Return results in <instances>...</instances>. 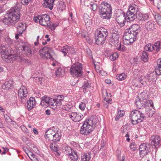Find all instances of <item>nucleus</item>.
<instances>
[{
    "label": "nucleus",
    "instance_id": "1",
    "mask_svg": "<svg viewBox=\"0 0 161 161\" xmlns=\"http://www.w3.org/2000/svg\"><path fill=\"white\" fill-rule=\"evenodd\" d=\"M98 120L95 116L88 117L84 122L80 130V133L85 135L89 134L93 130Z\"/></svg>",
    "mask_w": 161,
    "mask_h": 161
},
{
    "label": "nucleus",
    "instance_id": "2",
    "mask_svg": "<svg viewBox=\"0 0 161 161\" xmlns=\"http://www.w3.org/2000/svg\"><path fill=\"white\" fill-rule=\"evenodd\" d=\"M13 51L11 47H7L3 44L1 46L0 53L1 57L4 61L7 62L13 61L16 58L17 55L14 54Z\"/></svg>",
    "mask_w": 161,
    "mask_h": 161
},
{
    "label": "nucleus",
    "instance_id": "3",
    "mask_svg": "<svg viewBox=\"0 0 161 161\" xmlns=\"http://www.w3.org/2000/svg\"><path fill=\"white\" fill-rule=\"evenodd\" d=\"M99 13L101 17L103 19H108L111 17L112 7L109 3L103 2L99 7Z\"/></svg>",
    "mask_w": 161,
    "mask_h": 161
},
{
    "label": "nucleus",
    "instance_id": "4",
    "mask_svg": "<svg viewBox=\"0 0 161 161\" xmlns=\"http://www.w3.org/2000/svg\"><path fill=\"white\" fill-rule=\"evenodd\" d=\"M45 137L49 141L57 142L60 141L61 135L58 130L53 127L47 130Z\"/></svg>",
    "mask_w": 161,
    "mask_h": 161
},
{
    "label": "nucleus",
    "instance_id": "5",
    "mask_svg": "<svg viewBox=\"0 0 161 161\" xmlns=\"http://www.w3.org/2000/svg\"><path fill=\"white\" fill-rule=\"evenodd\" d=\"M20 15H17L15 14L10 11H7L3 18V22L8 25H13L19 20Z\"/></svg>",
    "mask_w": 161,
    "mask_h": 161
},
{
    "label": "nucleus",
    "instance_id": "6",
    "mask_svg": "<svg viewBox=\"0 0 161 161\" xmlns=\"http://www.w3.org/2000/svg\"><path fill=\"white\" fill-rule=\"evenodd\" d=\"M142 97V103L144 107L145 108L146 114H148V116H152L153 111H152V108L153 107V102L151 100L147 99V95L145 93H142L140 94Z\"/></svg>",
    "mask_w": 161,
    "mask_h": 161
},
{
    "label": "nucleus",
    "instance_id": "7",
    "mask_svg": "<svg viewBox=\"0 0 161 161\" xmlns=\"http://www.w3.org/2000/svg\"><path fill=\"white\" fill-rule=\"evenodd\" d=\"M130 118L131 122L132 124L135 125L143 121L145 116L142 111L134 110L131 112Z\"/></svg>",
    "mask_w": 161,
    "mask_h": 161
},
{
    "label": "nucleus",
    "instance_id": "8",
    "mask_svg": "<svg viewBox=\"0 0 161 161\" xmlns=\"http://www.w3.org/2000/svg\"><path fill=\"white\" fill-rule=\"evenodd\" d=\"M71 75L73 77H79L82 74V67L81 64L76 63L73 64L70 69Z\"/></svg>",
    "mask_w": 161,
    "mask_h": 161
},
{
    "label": "nucleus",
    "instance_id": "9",
    "mask_svg": "<svg viewBox=\"0 0 161 161\" xmlns=\"http://www.w3.org/2000/svg\"><path fill=\"white\" fill-rule=\"evenodd\" d=\"M40 56L42 58L46 59L52 58L54 52L52 49L47 47H44L39 50Z\"/></svg>",
    "mask_w": 161,
    "mask_h": 161
},
{
    "label": "nucleus",
    "instance_id": "10",
    "mask_svg": "<svg viewBox=\"0 0 161 161\" xmlns=\"http://www.w3.org/2000/svg\"><path fill=\"white\" fill-rule=\"evenodd\" d=\"M125 31L136 39L137 35L140 31V26L137 24L132 25L126 29Z\"/></svg>",
    "mask_w": 161,
    "mask_h": 161
},
{
    "label": "nucleus",
    "instance_id": "11",
    "mask_svg": "<svg viewBox=\"0 0 161 161\" xmlns=\"http://www.w3.org/2000/svg\"><path fill=\"white\" fill-rule=\"evenodd\" d=\"M39 24L42 25L47 26L51 24L49 16L47 14L41 15L39 17Z\"/></svg>",
    "mask_w": 161,
    "mask_h": 161
},
{
    "label": "nucleus",
    "instance_id": "12",
    "mask_svg": "<svg viewBox=\"0 0 161 161\" xmlns=\"http://www.w3.org/2000/svg\"><path fill=\"white\" fill-rule=\"evenodd\" d=\"M18 96L20 98L21 101L23 103L26 101L28 94L26 88L22 86L18 91Z\"/></svg>",
    "mask_w": 161,
    "mask_h": 161
},
{
    "label": "nucleus",
    "instance_id": "13",
    "mask_svg": "<svg viewBox=\"0 0 161 161\" xmlns=\"http://www.w3.org/2000/svg\"><path fill=\"white\" fill-rule=\"evenodd\" d=\"M123 39L124 44L126 45L130 44L136 40V38H134L129 33L126 31L123 36Z\"/></svg>",
    "mask_w": 161,
    "mask_h": 161
},
{
    "label": "nucleus",
    "instance_id": "14",
    "mask_svg": "<svg viewBox=\"0 0 161 161\" xmlns=\"http://www.w3.org/2000/svg\"><path fill=\"white\" fill-rule=\"evenodd\" d=\"M151 144L156 148V147L159 146L161 144V139L160 137L157 135L152 136L150 139Z\"/></svg>",
    "mask_w": 161,
    "mask_h": 161
},
{
    "label": "nucleus",
    "instance_id": "15",
    "mask_svg": "<svg viewBox=\"0 0 161 161\" xmlns=\"http://www.w3.org/2000/svg\"><path fill=\"white\" fill-rule=\"evenodd\" d=\"M69 117L75 122L80 121L83 118V115L77 113L76 112H72L69 114Z\"/></svg>",
    "mask_w": 161,
    "mask_h": 161
},
{
    "label": "nucleus",
    "instance_id": "16",
    "mask_svg": "<svg viewBox=\"0 0 161 161\" xmlns=\"http://www.w3.org/2000/svg\"><path fill=\"white\" fill-rule=\"evenodd\" d=\"M157 25L153 21H150L146 22L145 24V27L148 31H153L156 29Z\"/></svg>",
    "mask_w": 161,
    "mask_h": 161
},
{
    "label": "nucleus",
    "instance_id": "17",
    "mask_svg": "<svg viewBox=\"0 0 161 161\" xmlns=\"http://www.w3.org/2000/svg\"><path fill=\"white\" fill-rule=\"evenodd\" d=\"M120 37V34H112V36L109 40V42L110 44L112 46H114L117 45L118 43L120 42L119 39Z\"/></svg>",
    "mask_w": 161,
    "mask_h": 161
},
{
    "label": "nucleus",
    "instance_id": "18",
    "mask_svg": "<svg viewBox=\"0 0 161 161\" xmlns=\"http://www.w3.org/2000/svg\"><path fill=\"white\" fill-rule=\"evenodd\" d=\"M139 150L141 157H143L145 155L147 154L148 152L147 144L144 143L140 146Z\"/></svg>",
    "mask_w": 161,
    "mask_h": 161
},
{
    "label": "nucleus",
    "instance_id": "19",
    "mask_svg": "<svg viewBox=\"0 0 161 161\" xmlns=\"http://www.w3.org/2000/svg\"><path fill=\"white\" fill-rule=\"evenodd\" d=\"M124 14H121L119 16H116V21L117 23L121 26H123L124 25L125 23V18Z\"/></svg>",
    "mask_w": 161,
    "mask_h": 161
},
{
    "label": "nucleus",
    "instance_id": "20",
    "mask_svg": "<svg viewBox=\"0 0 161 161\" xmlns=\"http://www.w3.org/2000/svg\"><path fill=\"white\" fill-rule=\"evenodd\" d=\"M96 43L98 45H101L104 43L106 37L96 34L95 36Z\"/></svg>",
    "mask_w": 161,
    "mask_h": 161
},
{
    "label": "nucleus",
    "instance_id": "21",
    "mask_svg": "<svg viewBox=\"0 0 161 161\" xmlns=\"http://www.w3.org/2000/svg\"><path fill=\"white\" fill-rule=\"evenodd\" d=\"M96 34H99L101 36L106 37L108 35V31L107 29L103 27H100L97 30Z\"/></svg>",
    "mask_w": 161,
    "mask_h": 161
},
{
    "label": "nucleus",
    "instance_id": "22",
    "mask_svg": "<svg viewBox=\"0 0 161 161\" xmlns=\"http://www.w3.org/2000/svg\"><path fill=\"white\" fill-rule=\"evenodd\" d=\"M36 101L34 98L30 97L27 102V108L28 110H31L36 105Z\"/></svg>",
    "mask_w": 161,
    "mask_h": 161
},
{
    "label": "nucleus",
    "instance_id": "23",
    "mask_svg": "<svg viewBox=\"0 0 161 161\" xmlns=\"http://www.w3.org/2000/svg\"><path fill=\"white\" fill-rule=\"evenodd\" d=\"M130 13L131 12L130 11H127L126 13L127 22L133 21L136 18H137V14H136Z\"/></svg>",
    "mask_w": 161,
    "mask_h": 161
},
{
    "label": "nucleus",
    "instance_id": "24",
    "mask_svg": "<svg viewBox=\"0 0 161 161\" xmlns=\"http://www.w3.org/2000/svg\"><path fill=\"white\" fill-rule=\"evenodd\" d=\"M13 82L12 80H9L5 82L2 86V88L4 90H8L13 87Z\"/></svg>",
    "mask_w": 161,
    "mask_h": 161
},
{
    "label": "nucleus",
    "instance_id": "25",
    "mask_svg": "<svg viewBox=\"0 0 161 161\" xmlns=\"http://www.w3.org/2000/svg\"><path fill=\"white\" fill-rule=\"evenodd\" d=\"M55 0H44V2L42 4L43 7L47 8L52 10L53 7L54 2Z\"/></svg>",
    "mask_w": 161,
    "mask_h": 161
},
{
    "label": "nucleus",
    "instance_id": "26",
    "mask_svg": "<svg viewBox=\"0 0 161 161\" xmlns=\"http://www.w3.org/2000/svg\"><path fill=\"white\" fill-rule=\"evenodd\" d=\"M26 28V25L23 22L19 23L17 27V31L20 34L22 35L23 32L25 31Z\"/></svg>",
    "mask_w": 161,
    "mask_h": 161
},
{
    "label": "nucleus",
    "instance_id": "27",
    "mask_svg": "<svg viewBox=\"0 0 161 161\" xmlns=\"http://www.w3.org/2000/svg\"><path fill=\"white\" fill-rule=\"evenodd\" d=\"M91 158L90 152H83L81 156V161H89Z\"/></svg>",
    "mask_w": 161,
    "mask_h": 161
},
{
    "label": "nucleus",
    "instance_id": "28",
    "mask_svg": "<svg viewBox=\"0 0 161 161\" xmlns=\"http://www.w3.org/2000/svg\"><path fill=\"white\" fill-rule=\"evenodd\" d=\"M22 50L27 56L30 55L31 53L29 45L27 43H24L22 47Z\"/></svg>",
    "mask_w": 161,
    "mask_h": 161
},
{
    "label": "nucleus",
    "instance_id": "29",
    "mask_svg": "<svg viewBox=\"0 0 161 161\" xmlns=\"http://www.w3.org/2000/svg\"><path fill=\"white\" fill-rule=\"evenodd\" d=\"M149 18V16L148 14H142V13H138L137 14V19L140 21H145L147 20Z\"/></svg>",
    "mask_w": 161,
    "mask_h": 161
},
{
    "label": "nucleus",
    "instance_id": "30",
    "mask_svg": "<svg viewBox=\"0 0 161 161\" xmlns=\"http://www.w3.org/2000/svg\"><path fill=\"white\" fill-rule=\"evenodd\" d=\"M50 98V97L47 96L42 97L41 99V102L40 104L44 107H46L49 106Z\"/></svg>",
    "mask_w": 161,
    "mask_h": 161
},
{
    "label": "nucleus",
    "instance_id": "31",
    "mask_svg": "<svg viewBox=\"0 0 161 161\" xmlns=\"http://www.w3.org/2000/svg\"><path fill=\"white\" fill-rule=\"evenodd\" d=\"M21 9V6L19 3H17L15 6L10 10L15 14L17 15H20V11Z\"/></svg>",
    "mask_w": 161,
    "mask_h": 161
},
{
    "label": "nucleus",
    "instance_id": "32",
    "mask_svg": "<svg viewBox=\"0 0 161 161\" xmlns=\"http://www.w3.org/2000/svg\"><path fill=\"white\" fill-rule=\"evenodd\" d=\"M156 73L153 72H149L147 73L145 76V79H147L150 82L154 80L156 77Z\"/></svg>",
    "mask_w": 161,
    "mask_h": 161
},
{
    "label": "nucleus",
    "instance_id": "33",
    "mask_svg": "<svg viewBox=\"0 0 161 161\" xmlns=\"http://www.w3.org/2000/svg\"><path fill=\"white\" fill-rule=\"evenodd\" d=\"M155 72L157 75H161V58L158 60L157 66L155 69Z\"/></svg>",
    "mask_w": 161,
    "mask_h": 161
},
{
    "label": "nucleus",
    "instance_id": "34",
    "mask_svg": "<svg viewBox=\"0 0 161 161\" xmlns=\"http://www.w3.org/2000/svg\"><path fill=\"white\" fill-rule=\"evenodd\" d=\"M49 106L53 109L56 108L57 106V103L54 98H50L49 101Z\"/></svg>",
    "mask_w": 161,
    "mask_h": 161
},
{
    "label": "nucleus",
    "instance_id": "35",
    "mask_svg": "<svg viewBox=\"0 0 161 161\" xmlns=\"http://www.w3.org/2000/svg\"><path fill=\"white\" fill-rule=\"evenodd\" d=\"M69 47L67 45L63 47L61 49V52L64 54V56H69Z\"/></svg>",
    "mask_w": 161,
    "mask_h": 161
},
{
    "label": "nucleus",
    "instance_id": "36",
    "mask_svg": "<svg viewBox=\"0 0 161 161\" xmlns=\"http://www.w3.org/2000/svg\"><path fill=\"white\" fill-rule=\"evenodd\" d=\"M55 74L57 76H63L64 74V70L61 67H59L56 71Z\"/></svg>",
    "mask_w": 161,
    "mask_h": 161
},
{
    "label": "nucleus",
    "instance_id": "37",
    "mask_svg": "<svg viewBox=\"0 0 161 161\" xmlns=\"http://www.w3.org/2000/svg\"><path fill=\"white\" fill-rule=\"evenodd\" d=\"M54 99L58 106L61 104V101L64 99V97L63 95H58L55 97Z\"/></svg>",
    "mask_w": 161,
    "mask_h": 161
},
{
    "label": "nucleus",
    "instance_id": "38",
    "mask_svg": "<svg viewBox=\"0 0 161 161\" xmlns=\"http://www.w3.org/2000/svg\"><path fill=\"white\" fill-rule=\"evenodd\" d=\"M153 50L157 52L159 51L161 49L160 42L158 41L156 42L154 45H153Z\"/></svg>",
    "mask_w": 161,
    "mask_h": 161
},
{
    "label": "nucleus",
    "instance_id": "39",
    "mask_svg": "<svg viewBox=\"0 0 161 161\" xmlns=\"http://www.w3.org/2000/svg\"><path fill=\"white\" fill-rule=\"evenodd\" d=\"M69 156L70 158L72 161H77L78 159V156L76 151H74Z\"/></svg>",
    "mask_w": 161,
    "mask_h": 161
},
{
    "label": "nucleus",
    "instance_id": "40",
    "mask_svg": "<svg viewBox=\"0 0 161 161\" xmlns=\"http://www.w3.org/2000/svg\"><path fill=\"white\" fill-rule=\"evenodd\" d=\"M140 56V58H141V61H143L144 62H146L148 61V54L147 52L145 51L143 52L142 55Z\"/></svg>",
    "mask_w": 161,
    "mask_h": 161
},
{
    "label": "nucleus",
    "instance_id": "41",
    "mask_svg": "<svg viewBox=\"0 0 161 161\" xmlns=\"http://www.w3.org/2000/svg\"><path fill=\"white\" fill-rule=\"evenodd\" d=\"M91 86V82L89 80H87L84 82V85L82 86L84 92L86 91L87 88H90Z\"/></svg>",
    "mask_w": 161,
    "mask_h": 161
},
{
    "label": "nucleus",
    "instance_id": "42",
    "mask_svg": "<svg viewBox=\"0 0 161 161\" xmlns=\"http://www.w3.org/2000/svg\"><path fill=\"white\" fill-rule=\"evenodd\" d=\"M64 150L65 153L69 155L72 153L74 151L71 148L68 146H65L64 147Z\"/></svg>",
    "mask_w": 161,
    "mask_h": 161
},
{
    "label": "nucleus",
    "instance_id": "43",
    "mask_svg": "<svg viewBox=\"0 0 161 161\" xmlns=\"http://www.w3.org/2000/svg\"><path fill=\"white\" fill-rule=\"evenodd\" d=\"M125 114V111L123 110H120L118 111L116 116L115 118V120L116 121L118 120L120 118L122 117Z\"/></svg>",
    "mask_w": 161,
    "mask_h": 161
},
{
    "label": "nucleus",
    "instance_id": "44",
    "mask_svg": "<svg viewBox=\"0 0 161 161\" xmlns=\"http://www.w3.org/2000/svg\"><path fill=\"white\" fill-rule=\"evenodd\" d=\"M127 76V75L125 73H122L121 74L117 75H116V78L119 80L122 81L125 79Z\"/></svg>",
    "mask_w": 161,
    "mask_h": 161
},
{
    "label": "nucleus",
    "instance_id": "45",
    "mask_svg": "<svg viewBox=\"0 0 161 161\" xmlns=\"http://www.w3.org/2000/svg\"><path fill=\"white\" fill-rule=\"evenodd\" d=\"M84 102H85L86 104V107L87 109L88 110H90L92 106V103L90 100L85 99L84 100Z\"/></svg>",
    "mask_w": 161,
    "mask_h": 161
},
{
    "label": "nucleus",
    "instance_id": "46",
    "mask_svg": "<svg viewBox=\"0 0 161 161\" xmlns=\"http://www.w3.org/2000/svg\"><path fill=\"white\" fill-rule=\"evenodd\" d=\"M116 48L119 51H124L125 50V47L123 45H122L120 42L118 43L116 45H114Z\"/></svg>",
    "mask_w": 161,
    "mask_h": 161
},
{
    "label": "nucleus",
    "instance_id": "47",
    "mask_svg": "<svg viewBox=\"0 0 161 161\" xmlns=\"http://www.w3.org/2000/svg\"><path fill=\"white\" fill-rule=\"evenodd\" d=\"M154 18L158 24L161 26V15L158 14H155Z\"/></svg>",
    "mask_w": 161,
    "mask_h": 161
},
{
    "label": "nucleus",
    "instance_id": "48",
    "mask_svg": "<svg viewBox=\"0 0 161 161\" xmlns=\"http://www.w3.org/2000/svg\"><path fill=\"white\" fill-rule=\"evenodd\" d=\"M141 96L140 95L138 96V97ZM142 97L140 98V99L138 98L137 100L136 101V105L137 107L138 108H140L142 105Z\"/></svg>",
    "mask_w": 161,
    "mask_h": 161
},
{
    "label": "nucleus",
    "instance_id": "49",
    "mask_svg": "<svg viewBox=\"0 0 161 161\" xmlns=\"http://www.w3.org/2000/svg\"><path fill=\"white\" fill-rule=\"evenodd\" d=\"M84 19L86 27H90L92 25L91 20L89 18L87 17L86 18L85 17L84 18Z\"/></svg>",
    "mask_w": 161,
    "mask_h": 161
},
{
    "label": "nucleus",
    "instance_id": "50",
    "mask_svg": "<svg viewBox=\"0 0 161 161\" xmlns=\"http://www.w3.org/2000/svg\"><path fill=\"white\" fill-rule=\"evenodd\" d=\"M141 61V59L140 56L137 57L132 59V61L133 62V63L136 64H139Z\"/></svg>",
    "mask_w": 161,
    "mask_h": 161
},
{
    "label": "nucleus",
    "instance_id": "51",
    "mask_svg": "<svg viewBox=\"0 0 161 161\" xmlns=\"http://www.w3.org/2000/svg\"><path fill=\"white\" fill-rule=\"evenodd\" d=\"M118 57V54L117 53L115 52L112 54L109 57L110 59L112 61H114Z\"/></svg>",
    "mask_w": 161,
    "mask_h": 161
},
{
    "label": "nucleus",
    "instance_id": "52",
    "mask_svg": "<svg viewBox=\"0 0 161 161\" xmlns=\"http://www.w3.org/2000/svg\"><path fill=\"white\" fill-rule=\"evenodd\" d=\"M144 49L146 51L151 52L153 50V45L149 43L147 44L144 47Z\"/></svg>",
    "mask_w": 161,
    "mask_h": 161
},
{
    "label": "nucleus",
    "instance_id": "53",
    "mask_svg": "<svg viewBox=\"0 0 161 161\" xmlns=\"http://www.w3.org/2000/svg\"><path fill=\"white\" fill-rule=\"evenodd\" d=\"M128 11L131 12L130 13H135L136 14V8L134 5H130L128 9Z\"/></svg>",
    "mask_w": 161,
    "mask_h": 161
},
{
    "label": "nucleus",
    "instance_id": "54",
    "mask_svg": "<svg viewBox=\"0 0 161 161\" xmlns=\"http://www.w3.org/2000/svg\"><path fill=\"white\" fill-rule=\"evenodd\" d=\"M104 100L106 102L105 103V105H104L107 108L108 106V104L109 103H111L112 101V99L110 98H108L107 97H105L104 98Z\"/></svg>",
    "mask_w": 161,
    "mask_h": 161
},
{
    "label": "nucleus",
    "instance_id": "55",
    "mask_svg": "<svg viewBox=\"0 0 161 161\" xmlns=\"http://www.w3.org/2000/svg\"><path fill=\"white\" fill-rule=\"evenodd\" d=\"M86 107V104L85 102H81L80 103L79 105V108L82 111L84 110L85 108Z\"/></svg>",
    "mask_w": 161,
    "mask_h": 161
},
{
    "label": "nucleus",
    "instance_id": "56",
    "mask_svg": "<svg viewBox=\"0 0 161 161\" xmlns=\"http://www.w3.org/2000/svg\"><path fill=\"white\" fill-rule=\"evenodd\" d=\"M5 42L9 46L13 43L12 40L10 38H7L5 39Z\"/></svg>",
    "mask_w": 161,
    "mask_h": 161
},
{
    "label": "nucleus",
    "instance_id": "57",
    "mask_svg": "<svg viewBox=\"0 0 161 161\" xmlns=\"http://www.w3.org/2000/svg\"><path fill=\"white\" fill-rule=\"evenodd\" d=\"M133 74L135 77H136L140 75V71L138 69H135L133 72Z\"/></svg>",
    "mask_w": 161,
    "mask_h": 161
},
{
    "label": "nucleus",
    "instance_id": "58",
    "mask_svg": "<svg viewBox=\"0 0 161 161\" xmlns=\"http://www.w3.org/2000/svg\"><path fill=\"white\" fill-rule=\"evenodd\" d=\"M3 116L4 117L5 120L7 122H11V119L8 115L7 114H4Z\"/></svg>",
    "mask_w": 161,
    "mask_h": 161
},
{
    "label": "nucleus",
    "instance_id": "59",
    "mask_svg": "<svg viewBox=\"0 0 161 161\" xmlns=\"http://www.w3.org/2000/svg\"><path fill=\"white\" fill-rule=\"evenodd\" d=\"M75 53V50L74 48L71 47H69V57L70 56V55L74 54Z\"/></svg>",
    "mask_w": 161,
    "mask_h": 161
},
{
    "label": "nucleus",
    "instance_id": "60",
    "mask_svg": "<svg viewBox=\"0 0 161 161\" xmlns=\"http://www.w3.org/2000/svg\"><path fill=\"white\" fill-rule=\"evenodd\" d=\"M27 155L31 159V160L35 157V155L34 154H33L31 152H29L27 153Z\"/></svg>",
    "mask_w": 161,
    "mask_h": 161
},
{
    "label": "nucleus",
    "instance_id": "61",
    "mask_svg": "<svg viewBox=\"0 0 161 161\" xmlns=\"http://www.w3.org/2000/svg\"><path fill=\"white\" fill-rule=\"evenodd\" d=\"M31 0H21V3L24 5H27Z\"/></svg>",
    "mask_w": 161,
    "mask_h": 161
},
{
    "label": "nucleus",
    "instance_id": "62",
    "mask_svg": "<svg viewBox=\"0 0 161 161\" xmlns=\"http://www.w3.org/2000/svg\"><path fill=\"white\" fill-rule=\"evenodd\" d=\"M90 8L93 11H95L97 9V5L95 3L91 4Z\"/></svg>",
    "mask_w": 161,
    "mask_h": 161
},
{
    "label": "nucleus",
    "instance_id": "63",
    "mask_svg": "<svg viewBox=\"0 0 161 161\" xmlns=\"http://www.w3.org/2000/svg\"><path fill=\"white\" fill-rule=\"evenodd\" d=\"M49 28L52 30H54L56 27L57 26V24H56L55 23H53L51 25H50Z\"/></svg>",
    "mask_w": 161,
    "mask_h": 161
},
{
    "label": "nucleus",
    "instance_id": "64",
    "mask_svg": "<svg viewBox=\"0 0 161 161\" xmlns=\"http://www.w3.org/2000/svg\"><path fill=\"white\" fill-rule=\"evenodd\" d=\"M59 4L60 5V8H61L62 10L63 9H64L66 7L64 2H61L59 3Z\"/></svg>",
    "mask_w": 161,
    "mask_h": 161
}]
</instances>
